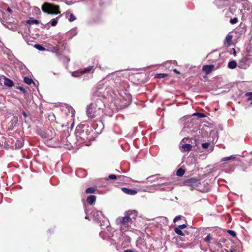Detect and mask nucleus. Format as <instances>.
<instances>
[{
	"label": "nucleus",
	"mask_w": 252,
	"mask_h": 252,
	"mask_svg": "<svg viewBox=\"0 0 252 252\" xmlns=\"http://www.w3.org/2000/svg\"><path fill=\"white\" fill-rule=\"evenodd\" d=\"M137 215L135 210L128 211L124 217H119L117 219V223L120 225V230L122 232L128 231L130 228V225L133 222Z\"/></svg>",
	"instance_id": "f257e3e1"
},
{
	"label": "nucleus",
	"mask_w": 252,
	"mask_h": 252,
	"mask_svg": "<svg viewBox=\"0 0 252 252\" xmlns=\"http://www.w3.org/2000/svg\"><path fill=\"white\" fill-rule=\"evenodd\" d=\"M60 7L59 6L55 5L53 4L45 2L42 6V11L48 14H58L61 13L59 10Z\"/></svg>",
	"instance_id": "f03ea898"
},
{
	"label": "nucleus",
	"mask_w": 252,
	"mask_h": 252,
	"mask_svg": "<svg viewBox=\"0 0 252 252\" xmlns=\"http://www.w3.org/2000/svg\"><path fill=\"white\" fill-rule=\"evenodd\" d=\"M185 185L197 190H203L200 187L201 183L200 181L195 178H190L186 180Z\"/></svg>",
	"instance_id": "7ed1b4c3"
},
{
	"label": "nucleus",
	"mask_w": 252,
	"mask_h": 252,
	"mask_svg": "<svg viewBox=\"0 0 252 252\" xmlns=\"http://www.w3.org/2000/svg\"><path fill=\"white\" fill-rule=\"evenodd\" d=\"M169 184H170V182H166L156 186L153 185L145 186L143 188L142 190L148 192H154L157 190H165V189L164 188H162L161 187L163 186L168 185Z\"/></svg>",
	"instance_id": "20e7f679"
},
{
	"label": "nucleus",
	"mask_w": 252,
	"mask_h": 252,
	"mask_svg": "<svg viewBox=\"0 0 252 252\" xmlns=\"http://www.w3.org/2000/svg\"><path fill=\"white\" fill-rule=\"evenodd\" d=\"M191 139L188 138H183L180 143V148L182 152H189L191 150L192 146L191 145Z\"/></svg>",
	"instance_id": "39448f33"
},
{
	"label": "nucleus",
	"mask_w": 252,
	"mask_h": 252,
	"mask_svg": "<svg viewBox=\"0 0 252 252\" xmlns=\"http://www.w3.org/2000/svg\"><path fill=\"white\" fill-rule=\"evenodd\" d=\"M252 63V59L249 56H245L242 58L239 62V67L241 68H246L249 66Z\"/></svg>",
	"instance_id": "423d86ee"
},
{
	"label": "nucleus",
	"mask_w": 252,
	"mask_h": 252,
	"mask_svg": "<svg viewBox=\"0 0 252 252\" xmlns=\"http://www.w3.org/2000/svg\"><path fill=\"white\" fill-rule=\"evenodd\" d=\"M94 104H91L87 108V114L90 118H94L97 115V110Z\"/></svg>",
	"instance_id": "0eeeda50"
},
{
	"label": "nucleus",
	"mask_w": 252,
	"mask_h": 252,
	"mask_svg": "<svg viewBox=\"0 0 252 252\" xmlns=\"http://www.w3.org/2000/svg\"><path fill=\"white\" fill-rule=\"evenodd\" d=\"M160 175L158 174L150 176L147 178V180L149 182L153 183L160 180V181L164 179L163 177H159Z\"/></svg>",
	"instance_id": "6e6552de"
},
{
	"label": "nucleus",
	"mask_w": 252,
	"mask_h": 252,
	"mask_svg": "<svg viewBox=\"0 0 252 252\" xmlns=\"http://www.w3.org/2000/svg\"><path fill=\"white\" fill-rule=\"evenodd\" d=\"M237 3L242 6L244 10H249L250 9V4L247 0H241L239 2L237 1Z\"/></svg>",
	"instance_id": "1a4fd4ad"
},
{
	"label": "nucleus",
	"mask_w": 252,
	"mask_h": 252,
	"mask_svg": "<svg viewBox=\"0 0 252 252\" xmlns=\"http://www.w3.org/2000/svg\"><path fill=\"white\" fill-rule=\"evenodd\" d=\"M214 65L213 64L204 65L203 66L202 70L208 75L210 74L214 68Z\"/></svg>",
	"instance_id": "9d476101"
},
{
	"label": "nucleus",
	"mask_w": 252,
	"mask_h": 252,
	"mask_svg": "<svg viewBox=\"0 0 252 252\" xmlns=\"http://www.w3.org/2000/svg\"><path fill=\"white\" fill-rule=\"evenodd\" d=\"M94 219L96 220H100L103 216L102 213L98 211H93L91 213Z\"/></svg>",
	"instance_id": "9b49d317"
},
{
	"label": "nucleus",
	"mask_w": 252,
	"mask_h": 252,
	"mask_svg": "<svg viewBox=\"0 0 252 252\" xmlns=\"http://www.w3.org/2000/svg\"><path fill=\"white\" fill-rule=\"evenodd\" d=\"M122 190L126 194L129 195H135L137 193V191L135 189H129L126 188H122Z\"/></svg>",
	"instance_id": "f8f14e48"
},
{
	"label": "nucleus",
	"mask_w": 252,
	"mask_h": 252,
	"mask_svg": "<svg viewBox=\"0 0 252 252\" xmlns=\"http://www.w3.org/2000/svg\"><path fill=\"white\" fill-rule=\"evenodd\" d=\"M76 138L77 140L82 139L84 141L88 139V132L87 131H82V133L80 134H77Z\"/></svg>",
	"instance_id": "ddd939ff"
},
{
	"label": "nucleus",
	"mask_w": 252,
	"mask_h": 252,
	"mask_svg": "<svg viewBox=\"0 0 252 252\" xmlns=\"http://www.w3.org/2000/svg\"><path fill=\"white\" fill-rule=\"evenodd\" d=\"M236 11V8L235 6H232L230 7L228 10H226L225 12V15L227 17H231V14L233 15L235 13Z\"/></svg>",
	"instance_id": "4468645a"
},
{
	"label": "nucleus",
	"mask_w": 252,
	"mask_h": 252,
	"mask_svg": "<svg viewBox=\"0 0 252 252\" xmlns=\"http://www.w3.org/2000/svg\"><path fill=\"white\" fill-rule=\"evenodd\" d=\"M2 77H3L4 81V84L6 86L9 87H12L14 86V83L10 79L2 76Z\"/></svg>",
	"instance_id": "2eb2a0df"
},
{
	"label": "nucleus",
	"mask_w": 252,
	"mask_h": 252,
	"mask_svg": "<svg viewBox=\"0 0 252 252\" xmlns=\"http://www.w3.org/2000/svg\"><path fill=\"white\" fill-rule=\"evenodd\" d=\"M123 178H124V176H121V175L116 176L114 174H111L108 176V177L106 179V180H107L108 179H113V180L118 179L119 180L122 181V180H123Z\"/></svg>",
	"instance_id": "dca6fc26"
},
{
	"label": "nucleus",
	"mask_w": 252,
	"mask_h": 252,
	"mask_svg": "<svg viewBox=\"0 0 252 252\" xmlns=\"http://www.w3.org/2000/svg\"><path fill=\"white\" fill-rule=\"evenodd\" d=\"M96 200V196L93 195L89 196L87 198V202L90 205H92Z\"/></svg>",
	"instance_id": "f3484780"
},
{
	"label": "nucleus",
	"mask_w": 252,
	"mask_h": 252,
	"mask_svg": "<svg viewBox=\"0 0 252 252\" xmlns=\"http://www.w3.org/2000/svg\"><path fill=\"white\" fill-rule=\"evenodd\" d=\"M232 38V36L231 35L229 34H227L224 41V44L227 46L230 45Z\"/></svg>",
	"instance_id": "a211bd4d"
},
{
	"label": "nucleus",
	"mask_w": 252,
	"mask_h": 252,
	"mask_svg": "<svg viewBox=\"0 0 252 252\" xmlns=\"http://www.w3.org/2000/svg\"><path fill=\"white\" fill-rule=\"evenodd\" d=\"M27 23L29 25H37L39 24V21L38 20L33 19V18H30L28 20H27Z\"/></svg>",
	"instance_id": "6ab92c4d"
},
{
	"label": "nucleus",
	"mask_w": 252,
	"mask_h": 252,
	"mask_svg": "<svg viewBox=\"0 0 252 252\" xmlns=\"http://www.w3.org/2000/svg\"><path fill=\"white\" fill-rule=\"evenodd\" d=\"M84 126L83 125H80L78 126L76 129V135H77V134H80L82 133V131H85L84 128Z\"/></svg>",
	"instance_id": "aec40b11"
},
{
	"label": "nucleus",
	"mask_w": 252,
	"mask_h": 252,
	"mask_svg": "<svg viewBox=\"0 0 252 252\" xmlns=\"http://www.w3.org/2000/svg\"><path fill=\"white\" fill-rule=\"evenodd\" d=\"M61 17V15L56 17V18H54L53 19H52L50 21V24L52 26H55L58 22V21H59V19L60 18V17Z\"/></svg>",
	"instance_id": "412c9836"
},
{
	"label": "nucleus",
	"mask_w": 252,
	"mask_h": 252,
	"mask_svg": "<svg viewBox=\"0 0 252 252\" xmlns=\"http://www.w3.org/2000/svg\"><path fill=\"white\" fill-rule=\"evenodd\" d=\"M237 66V63L235 61H232L228 63V67L231 69L235 68Z\"/></svg>",
	"instance_id": "4be33fe9"
},
{
	"label": "nucleus",
	"mask_w": 252,
	"mask_h": 252,
	"mask_svg": "<svg viewBox=\"0 0 252 252\" xmlns=\"http://www.w3.org/2000/svg\"><path fill=\"white\" fill-rule=\"evenodd\" d=\"M185 173V170L183 169L182 168H180L177 170L176 172V175L178 176L182 177L184 173Z\"/></svg>",
	"instance_id": "5701e85b"
},
{
	"label": "nucleus",
	"mask_w": 252,
	"mask_h": 252,
	"mask_svg": "<svg viewBox=\"0 0 252 252\" xmlns=\"http://www.w3.org/2000/svg\"><path fill=\"white\" fill-rule=\"evenodd\" d=\"M24 80L25 83H26L28 85H31L32 83H34L33 80L31 78L28 77H25L24 78Z\"/></svg>",
	"instance_id": "b1692460"
},
{
	"label": "nucleus",
	"mask_w": 252,
	"mask_h": 252,
	"mask_svg": "<svg viewBox=\"0 0 252 252\" xmlns=\"http://www.w3.org/2000/svg\"><path fill=\"white\" fill-rule=\"evenodd\" d=\"M174 231L176 234L181 236H184V234L181 230V229H179L177 227L174 228Z\"/></svg>",
	"instance_id": "393cba45"
},
{
	"label": "nucleus",
	"mask_w": 252,
	"mask_h": 252,
	"mask_svg": "<svg viewBox=\"0 0 252 252\" xmlns=\"http://www.w3.org/2000/svg\"><path fill=\"white\" fill-rule=\"evenodd\" d=\"M95 190V188L93 187H90L86 189V192L87 193H93L94 192Z\"/></svg>",
	"instance_id": "a878e982"
},
{
	"label": "nucleus",
	"mask_w": 252,
	"mask_h": 252,
	"mask_svg": "<svg viewBox=\"0 0 252 252\" xmlns=\"http://www.w3.org/2000/svg\"><path fill=\"white\" fill-rule=\"evenodd\" d=\"M82 74L81 71H74L72 73V75L75 77H79Z\"/></svg>",
	"instance_id": "bb28decb"
},
{
	"label": "nucleus",
	"mask_w": 252,
	"mask_h": 252,
	"mask_svg": "<svg viewBox=\"0 0 252 252\" xmlns=\"http://www.w3.org/2000/svg\"><path fill=\"white\" fill-rule=\"evenodd\" d=\"M227 233L230 235H231L232 237L235 238L236 237V232L233 231V230H227Z\"/></svg>",
	"instance_id": "cd10ccee"
},
{
	"label": "nucleus",
	"mask_w": 252,
	"mask_h": 252,
	"mask_svg": "<svg viewBox=\"0 0 252 252\" xmlns=\"http://www.w3.org/2000/svg\"><path fill=\"white\" fill-rule=\"evenodd\" d=\"M35 47L39 51H44L45 50V48L43 47L42 45L39 44L35 45Z\"/></svg>",
	"instance_id": "c85d7f7f"
},
{
	"label": "nucleus",
	"mask_w": 252,
	"mask_h": 252,
	"mask_svg": "<svg viewBox=\"0 0 252 252\" xmlns=\"http://www.w3.org/2000/svg\"><path fill=\"white\" fill-rule=\"evenodd\" d=\"M193 116H197L199 118H204L205 115L202 113H195L193 114Z\"/></svg>",
	"instance_id": "c756f323"
},
{
	"label": "nucleus",
	"mask_w": 252,
	"mask_h": 252,
	"mask_svg": "<svg viewBox=\"0 0 252 252\" xmlns=\"http://www.w3.org/2000/svg\"><path fill=\"white\" fill-rule=\"evenodd\" d=\"M92 68V66H88L87 68H86L84 70L81 71V74H84L85 72H87L90 71Z\"/></svg>",
	"instance_id": "7c9ffc66"
},
{
	"label": "nucleus",
	"mask_w": 252,
	"mask_h": 252,
	"mask_svg": "<svg viewBox=\"0 0 252 252\" xmlns=\"http://www.w3.org/2000/svg\"><path fill=\"white\" fill-rule=\"evenodd\" d=\"M42 136L49 140H52L53 138L51 136L49 135V133H45L42 135Z\"/></svg>",
	"instance_id": "2f4dec72"
},
{
	"label": "nucleus",
	"mask_w": 252,
	"mask_h": 252,
	"mask_svg": "<svg viewBox=\"0 0 252 252\" xmlns=\"http://www.w3.org/2000/svg\"><path fill=\"white\" fill-rule=\"evenodd\" d=\"M245 96L248 97V100L252 99V92H248L246 93Z\"/></svg>",
	"instance_id": "473e14b6"
},
{
	"label": "nucleus",
	"mask_w": 252,
	"mask_h": 252,
	"mask_svg": "<svg viewBox=\"0 0 252 252\" xmlns=\"http://www.w3.org/2000/svg\"><path fill=\"white\" fill-rule=\"evenodd\" d=\"M167 76V74L165 73H159L157 74V77L159 78H163Z\"/></svg>",
	"instance_id": "72a5a7b5"
},
{
	"label": "nucleus",
	"mask_w": 252,
	"mask_h": 252,
	"mask_svg": "<svg viewBox=\"0 0 252 252\" xmlns=\"http://www.w3.org/2000/svg\"><path fill=\"white\" fill-rule=\"evenodd\" d=\"M230 22L232 24H236L238 22V19L236 17L234 18L233 19H231L230 20Z\"/></svg>",
	"instance_id": "f704fd0d"
},
{
	"label": "nucleus",
	"mask_w": 252,
	"mask_h": 252,
	"mask_svg": "<svg viewBox=\"0 0 252 252\" xmlns=\"http://www.w3.org/2000/svg\"><path fill=\"white\" fill-rule=\"evenodd\" d=\"M68 137L67 136V138L65 139H62V142L63 143V145H67V142H69L70 144H71L69 141V140L68 139Z\"/></svg>",
	"instance_id": "c9c22d12"
},
{
	"label": "nucleus",
	"mask_w": 252,
	"mask_h": 252,
	"mask_svg": "<svg viewBox=\"0 0 252 252\" xmlns=\"http://www.w3.org/2000/svg\"><path fill=\"white\" fill-rule=\"evenodd\" d=\"M23 144L21 141H17L15 144V146L16 148H20L22 147Z\"/></svg>",
	"instance_id": "e433bc0d"
},
{
	"label": "nucleus",
	"mask_w": 252,
	"mask_h": 252,
	"mask_svg": "<svg viewBox=\"0 0 252 252\" xmlns=\"http://www.w3.org/2000/svg\"><path fill=\"white\" fill-rule=\"evenodd\" d=\"M212 239L211 236H210V234H208L206 237L204 239V241L206 242H209Z\"/></svg>",
	"instance_id": "4c0bfd02"
},
{
	"label": "nucleus",
	"mask_w": 252,
	"mask_h": 252,
	"mask_svg": "<svg viewBox=\"0 0 252 252\" xmlns=\"http://www.w3.org/2000/svg\"><path fill=\"white\" fill-rule=\"evenodd\" d=\"M210 145L209 143H204L202 144V147L203 149H207Z\"/></svg>",
	"instance_id": "58836bf2"
},
{
	"label": "nucleus",
	"mask_w": 252,
	"mask_h": 252,
	"mask_svg": "<svg viewBox=\"0 0 252 252\" xmlns=\"http://www.w3.org/2000/svg\"><path fill=\"white\" fill-rule=\"evenodd\" d=\"M76 19L75 16H74V15L71 13L70 15V18L69 19V21L70 22H73Z\"/></svg>",
	"instance_id": "ea45409f"
},
{
	"label": "nucleus",
	"mask_w": 252,
	"mask_h": 252,
	"mask_svg": "<svg viewBox=\"0 0 252 252\" xmlns=\"http://www.w3.org/2000/svg\"><path fill=\"white\" fill-rule=\"evenodd\" d=\"M181 219V216H176L173 220V222H176L177 221H178V220H180Z\"/></svg>",
	"instance_id": "a19ab883"
},
{
	"label": "nucleus",
	"mask_w": 252,
	"mask_h": 252,
	"mask_svg": "<svg viewBox=\"0 0 252 252\" xmlns=\"http://www.w3.org/2000/svg\"><path fill=\"white\" fill-rule=\"evenodd\" d=\"M177 227L180 229H182L186 228L187 225L185 224H183L179 225Z\"/></svg>",
	"instance_id": "79ce46f5"
},
{
	"label": "nucleus",
	"mask_w": 252,
	"mask_h": 252,
	"mask_svg": "<svg viewBox=\"0 0 252 252\" xmlns=\"http://www.w3.org/2000/svg\"><path fill=\"white\" fill-rule=\"evenodd\" d=\"M34 10H35V11L40 12V9H39V8H38V7H35V8H34Z\"/></svg>",
	"instance_id": "37998d69"
},
{
	"label": "nucleus",
	"mask_w": 252,
	"mask_h": 252,
	"mask_svg": "<svg viewBox=\"0 0 252 252\" xmlns=\"http://www.w3.org/2000/svg\"><path fill=\"white\" fill-rule=\"evenodd\" d=\"M124 252H133V251L131 250H126Z\"/></svg>",
	"instance_id": "c03bdc74"
},
{
	"label": "nucleus",
	"mask_w": 252,
	"mask_h": 252,
	"mask_svg": "<svg viewBox=\"0 0 252 252\" xmlns=\"http://www.w3.org/2000/svg\"><path fill=\"white\" fill-rule=\"evenodd\" d=\"M231 158H222L221 161H226V160H229L230 159H231Z\"/></svg>",
	"instance_id": "a18cd8bd"
},
{
	"label": "nucleus",
	"mask_w": 252,
	"mask_h": 252,
	"mask_svg": "<svg viewBox=\"0 0 252 252\" xmlns=\"http://www.w3.org/2000/svg\"><path fill=\"white\" fill-rule=\"evenodd\" d=\"M173 71L177 74H180L179 71H178L176 69H174Z\"/></svg>",
	"instance_id": "49530a36"
},
{
	"label": "nucleus",
	"mask_w": 252,
	"mask_h": 252,
	"mask_svg": "<svg viewBox=\"0 0 252 252\" xmlns=\"http://www.w3.org/2000/svg\"><path fill=\"white\" fill-rule=\"evenodd\" d=\"M7 11L10 13H11L12 12V10L10 8L8 7L7 9Z\"/></svg>",
	"instance_id": "de8ad7c7"
},
{
	"label": "nucleus",
	"mask_w": 252,
	"mask_h": 252,
	"mask_svg": "<svg viewBox=\"0 0 252 252\" xmlns=\"http://www.w3.org/2000/svg\"><path fill=\"white\" fill-rule=\"evenodd\" d=\"M228 158H235V157H234L233 156H231L230 157H229Z\"/></svg>",
	"instance_id": "09e8293b"
},
{
	"label": "nucleus",
	"mask_w": 252,
	"mask_h": 252,
	"mask_svg": "<svg viewBox=\"0 0 252 252\" xmlns=\"http://www.w3.org/2000/svg\"><path fill=\"white\" fill-rule=\"evenodd\" d=\"M229 252H234L233 250H231Z\"/></svg>",
	"instance_id": "8fccbe9b"
},
{
	"label": "nucleus",
	"mask_w": 252,
	"mask_h": 252,
	"mask_svg": "<svg viewBox=\"0 0 252 252\" xmlns=\"http://www.w3.org/2000/svg\"><path fill=\"white\" fill-rule=\"evenodd\" d=\"M127 240L129 241H130V238H129V237H128V238H127Z\"/></svg>",
	"instance_id": "3c124183"
},
{
	"label": "nucleus",
	"mask_w": 252,
	"mask_h": 252,
	"mask_svg": "<svg viewBox=\"0 0 252 252\" xmlns=\"http://www.w3.org/2000/svg\"><path fill=\"white\" fill-rule=\"evenodd\" d=\"M24 115L25 116H26V115L25 113H24Z\"/></svg>",
	"instance_id": "603ef678"
},
{
	"label": "nucleus",
	"mask_w": 252,
	"mask_h": 252,
	"mask_svg": "<svg viewBox=\"0 0 252 252\" xmlns=\"http://www.w3.org/2000/svg\"><path fill=\"white\" fill-rule=\"evenodd\" d=\"M85 219H88V217H87V216H86V217H85Z\"/></svg>",
	"instance_id": "864d4df0"
},
{
	"label": "nucleus",
	"mask_w": 252,
	"mask_h": 252,
	"mask_svg": "<svg viewBox=\"0 0 252 252\" xmlns=\"http://www.w3.org/2000/svg\"><path fill=\"white\" fill-rule=\"evenodd\" d=\"M225 251L226 252H228V251H226V250H225Z\"/></svg>",
	"instance_id": "5fc2aeb1"
}]
</instances>
